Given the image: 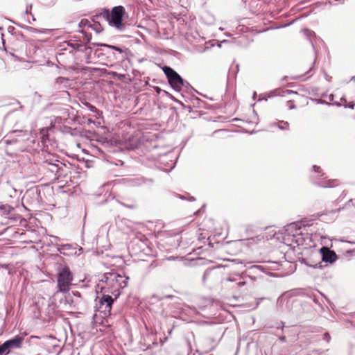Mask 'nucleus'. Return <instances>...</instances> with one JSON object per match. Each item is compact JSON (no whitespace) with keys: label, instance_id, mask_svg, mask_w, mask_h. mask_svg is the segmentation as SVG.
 <instances>
[{"label":"nucleus","instance_id":"6e6552de","mask_svg":"<svg viewBox=\"0 0 355 355\" xmlns=\"http://www.w3.org/2000/svg\"><path fill=\"white\" fill-rule=\"evenodd\" d=\"M288 230L293 232V235L295 236L296 234H302L301 226L297 223L290 224L288 227Z\"/></svg>","mask_w":355,"mask_h":355},{"label":"nucleus","instance_id":"c756f323","mask_svg":"<svg viewBox=\"0 0 355 355\" xmlns=\"http://www.w3.org/2000/svg\"><path fill=\"white\" fill-rule=\"evenodd\" d=\"M73 294H74V295H77V296H78V297H80V294L78 292H76V293H73Z\"/></svg>","mask_w":355,"mask_h":355},{"label":"nucleus","instance_id":"2f4dec72","mask_svg":"<svg viewBox=\"0 0 355 355\" xmlns=\"http://www.w3.org/2000/svg\"><path fill=\"white\" fill-rule=\"evenodd\" d=\"M1 267H2V268H8V266H7V265H1Z\"/></svg>","mask_w":355,"mask_h":355},{"label":"nucleus","instance_id":"bb28decb","mask_svg":"<svg viewBox=\"0 0 355 355\" xmlns=\"http://www.w3.org/2000/svg\"><path fill=\"white\" fill-rule=\"evenodd\" d=\"M88 107L89 109V110L92 111V112H96V110H97V109L94 106H93L92 105H89Z\"/></svg>","mask_w":355,"mask_h":355},{"label":"nucleus","instance_id":"1a4fd4ad","mask_svg":"<svg viewBox=\"0 0 355 355\" xmlns=\"http://www.w3.org/2000/svg\"><path fill=\"white\" fill-rule=\"evenodd\" d=\"M68 81H69V79L67 78L58 77V78H56L55 82V85L56 87V89H62V85H63L64 87H66Z\"/></svg>","mask_w":355,"mask_h":355},{"label":"nucleus","instance_id":"412c9836","mask_svg":"<svg viewBox=\"0 0 355 355\" xmlns=\"http://www.w3.org/2000/svg\"><path fill=\"white\" fill-rule=\"evenodd\" d=\"M346 100L343 98H340V102H335L334 103L337 104L339 106H345L347 107V105L345 104Z\"/></svg>","mask_w":355,"mask_h":355},{"label":"nucleus","instance_id":"2eb2a0df","mask_svg":"<svg viewBox=\"0 0 355 355\" xmlns=\"http://www.w3.org/2000/svg\"><path fill=\"white\" fill-rule=\"evenodd\" d=\"M214 270L213 269H209V270H207L205 273H204V275H203V277H202V280L203 282H205L206 279L212 275V274L214 273Z\"/></svg>","mask_w":355,"mask_h":355},{"label":"nucleus","instance_id":"6ab92c4d","mask_svg":"<svg viewBox=\"0 0 355 355\" xmlns=\"http://www.w3.org/2000/svg\"><path fill=\"white\" fill-rule=\"evenodd\" d=\"M27 30L31 33H43V31H40V30H38L37 28H35L33 27H28L27 28Z\"/></svg>","mask_w":355,"mask_h":355},{"label":"nucleus","instance_id":"5701e85b","mask_svg":"<svg viewBox=\"0 0 355 355\" xmlns=\"http://www.w3.org/2000/svg\"><path fill=\"white\" fill-rule=\"evenodd\" d=\"M323 339L326 340L327 342H329L331 337L329 333L326 332L323 335Z\"/></svg>","mask_w":355,"mask_h":355},{"label":"nucleus","instance_id":"72a5a7b5","mask_svg":"<svg viewBox=\"0 0 355 355\" xmlns=\"http://www.w3.org/2000/svg\"><path fill=\"white\" fill-rule=\"evenodd\" d=\"M17 103L18 105H20V103H19V101H17ZM19 107L21 109L23 107H22L21 105H19Z\"/></svg>","mask_w":355,"mask_h":355},{"label":"nucleus","instance_id":"393cba45","mask_svg":"<svg viewBox=\"0 0 355 355\" xmlns=\"http://www.w3.org/2000/svg\"><path fill=\"white\" fill-rule=\"evenodd\" d=\"M315 183L317 184L318 185L322 187H330V185L329 184H323L322 182H317V181H315Z\"/></svg>","mask_w":355,"mask_h":355},{"label":"nucleus","instance_id":"a211bd4d","mask_svg":"<svg viewBox=\"0 0 355 355\" xmlns=\"http://www.w3.org/2000/svg\"><path fill=\"white\" fill-rule=\"evenodd\" d=\"M80 27L88 26L89 27H92V25L89 24V21L87 19H82L79 24Z\"/></svg>","mask_w":355,"mask_h":355},{"label":"nucleus","instance_id":"9b49d317","mask_svg":"<svg viewBox=\"0 0 355 355\" xmlns=\"http://www.w3.org/2000/svg\"><path fill=\"white\" fill-rule=\"evenodd\" d=\"M97 46L107 47L109 49H114V50L119 52L120 53H123V50L121 48L116 46L109 45V44H97Z\"/></svg>","mask_w":355,"mask_h":355},{"label":"nucleus","instance_id":"f8f14e48","mask_svg":"<svg viewBox=\"0 0 355 355\" xmlns=\"http://www.w3.org/2000/svg\"><path fill=\"white\" fill-rule=\"evenodd\" d=\"M97 46L107 47L109 49H114V50L119 52L120 53H123V50L121 48L116 46L109 45V44H97Z\"/></svg>","mask_w":355,"mask_h":355},{"label":"nucleus","instance_id":"c9c22d12","mask_svg":"<svg viewBox=\"0 0 355 355\" xmlns=\"http://www.w3.org/2000/svg\"><path fill=\"white\" fill-rule=\"evenodd\" d=\"M306 32H309L310 33H311V31H309V30H306Z\"/></svg>","mask_w":355,"mask_h":355},{"label":"nucleus","instance_id":"9d476101","mask_svg":"<svg viewBox=\"0 0 355 355\" xmlns=\"http://www.w3.org/2000/svg\"><path fill=\"white\" fill-rule=\"evenodd\" d=\"M0 209L3 211L4 214H9L14 208L8 205H1L0 206Z\"/></svg>","mask_w":355,"mask_h":355},{"label":"nucleus","instance_id":"7ed1b4c3","mask_svg":"<svg viewBox=\"0 0 355 355\" xmlns=\"http://www.w3.org/2000/svg\"><path fill=\"white\" fill-rule=\"evenodd\" d=\"M124 12V8L121 6H119L114 7L111 12H110L108 10H105L103 14L104 16L106 17L109 25L119 30H122V21Z\"/></svg>","mask_w":355,"mask_h":355},{"label":"nucleus","instance_id":"4468645a","mask_svg":"<svg viewBox=\"0 0 355 355\" xmlns=\"http://www.w3.org/2000/svg\"><path fill=\"white\" fill-rule=\"evenodd\" d=\"M289 94L297 95V92L292 91V90H285L283 92H279L278 94H277L276 95L281 96H285L289 95Z\"/></svg>","mask_w":355,"mask_h":355},{"label":"nucleus","instance_id":"f704fd0d","mask_svg":"<svg viewBox=\"0 0 355 355\" xmlns=\"http://www.w3.org/2000/svg\"><path fill=\"white\" fill-rule=\"evenodd\" d=\"M63 49H64V50H67L68 49H67V47L64 46V47L63 48Z\"/></svg>","mask_w":355,"mask_h":355},{"label":"nucleus","instance_id":"c85d7f7f","mask_svg":"<svg viewBox=\"0 0 355 355\" xmlns=\"http://www.w3.org/2000/svg\"><path fill=\"white\" fill-rule=\"evenodd\" d=\"M126 207H128V208H130V209L135 208L134 205H126Z\"/></svg>","mask_w":355,"mask_h":355},{"label":"nucleus","instance_id":"a878e982","mask_svg":"<svg viewBox=\"0 0 355 355\" xmlns=\"http://www.w3.org/2000/svg\"><path fill=\"white\" fill-rule=\"evenodd\" d=\"M245 285V282H243V281H239L238 282H236V286L237 287H241V286H243Z\"/></svg>","mask_w":355,"mask_h":355},{"label":"nucleus","instance_id":"b1692460","mask_svg":"<svg viewBox=\"0 0 355 355\" xmlns=\"http://www.w3.org/2000/svg\"><path fill=\"white\" fill-rule=\"evenodd\" d=\"M19 218H20L19 215H15L14 216H11V217L8 218V219L14 220V221H17Z\"/></svg>","mask_w":355,"mask_h":355},{"label":"nucleus","instance_id":"7c9ffc66","mask_svg":"<svg viewBox=\"0 0 355 355\" xmlns=\"http://www.w3.org/2000/svg\"><path fill=\"white\" fill-rule=\"evenodd\" d=\"M354 105H355V104H352V105H349V107L350 108L353 109V108H354Z\"/></svg>","mask_w":355,"mask_h":355},{"label":"nucleus","instance_id":"473e14b6","mask_svg":"<svg viewBox=\"0 0 355 355\" xmlns=\"http://www.w3.org/2000/svg\"><path fill=\"white\" fill-rule=\"evenodd\" d=\"M168 259V260H173V259H174V257H170Z\"/></svg>","mask_w":355,"mask_h":355},{"label":"nucleus","instance_id":"f03ea898","mask_svg":"<svg viewBox=\"0 0 355 355\" xmlns=\"http://www.w3.org/2000/svg\"><path fill=\"white\" fill-rule=\"evenodd\" d=\"M73 281V275L70 269L67 266L60 268L57 275V292L62 293L69 292Z\"/></svg>","mask_w":355,"mask_h":355},{"label":"nucleus","instance_id":"4be33fe9","mask_svg":"<svg viewBox=\"0 0 355 355\" xmlns=\"http://www.w3.org/2000/svg\"><path fill=\"white\" fill-rule=\"evenodd\" d=\"M91 28H92V29L96 31L97 33H100L102 31L100 25H92Z\"/></svg>","mask_w":355,"mask_h":355},{"label":"nucleus","instance_id":"dca6fc26","mask_svg":"<svg viewBox=\"0 0 355 355\" xmlns=\"http://www.w3.org/2000/svg\"><path fill=\"white\" fill-rule=\"evenodd\" d=\"M64 46H67L73 49H78L80 44L76 42H64Z\"/></svg>","mask_w":355,"mask_h":355},{"label":"nucleus","instance_id":"20e7f679","mask_svg":"<svg viewBox=\"0 0 355 355\" xmlns=\"http://www.w3.org/2000/svg\"><path fill=\"white\" fill-rule=\"evenodd\" d=\"M163 71L166 76L168 83L173 89L180 91L183 86V79L180 76L169 67H164Z\"/></svg>","mask_w":355,"mask_h":355},{"label":"nucleus","instance_id":"aec40b11","mask_svg":"<svg viewBox=\"0 0 355 355\" xmlns=\"http://www.w3.org/2000/svg\"><path fill=\"white\" fill-rule=\"evenodd\" d=\"M286 105L289 107V109L293 110L295 109V105L294 101L292 100H289L286 102Z\"/></svg>","mask_w":355,"mask_h":355},{"label":"nucleus","instance_id":"0eeeda50","mask_svg":"<svg viewBox=\"0 0 355 355\" xmlns=\"http://www.w3.org/2000/svg\"><path fill=\"white\" fill-rule=\"evenodd\" d=\"M320 253L322 254V259L324 262L332 263L337 259V255L335 252L330 250L328 248H322Z\"/></svg>","mask_w":355,"mask_h":355},{"label":"nucleus","instance_id":"423d86ee","mask_svg":"<svg viewBox=\"0 0 355 355\" xmlns=\"http://www.w3.org/2000/svg\"><path fill=\"white\" fill-rule=\"evenodd\" d=\"M101 293L103 294V296L99 300V309L101 312L104 313L105 316H108L111 313L112 306L114 302V299L107 293Z\"/></svg>","mask_w":355,"mask_h":355},{"label":"nucleus","instance_id":"cd10ccee","mask_svg":"<svg viewBox=\"0 0 355 355\" xmlns=\"http://www.w3.org/2000/svg\"><path fill=\"white\" fill-rule=\"evenodd\" d=\"M313 169H314V171H315V173H320V171H319L320 167H318V166H317L314 165V166H313Z\"/></svg>","mask_w":355,"mask_h":355},{"label":"nucleus","instance_id":"ddd939ff","mask_svg":"<svg viewBox=\"0 0 355 355\" xmlns=\"http://www.w3.org/2000/svg\"><path fill=\"white\" fill-rule=\"evenodd\" d=\"M278 128L280 130H288L289 129V123L287 121H279L278 123Z\"/></svg>","mask_w":355,"mask_h":355},{"label":"nucleus","instance_id":"f3484780","mask_svg":"<svg viewBox=\"0 0 355 355\" xmlns=\"http://www.w3.org/2000/svg\"><path fill=\"white\" fill-rule=\"evenodd\" d=\"M225 282H235L232 286L231 288H239V287H237L236 286V279H232L230 277L229 278H227L223 280V283H225Z\"/></svg>","mask_w":355,"mask_h":355},{"label":"nucleus","instance_id":"39448f33","mask_svg":"<svg viewBox=\"0 0 355 355\" xmlns=\"http://www.w3.org/2000/svg\"><path fill=\"white\" fill-rule=\"evenodd\" d=\"M24 337L16 336L0 345V355L8 354L12 349L21 348Z\"/></svg>","mask_w":355,"mask_h":355},{"label":"nucleus","instance_id":"f257e3e1","mask_svg":"<svg viewBox=\"0 0 355 355\" xmlns=\"http://www.w3.org/2000/svg\"><path fill=\"white\" fill-rule=\"evenodd\" d=\"M129 277L116 272L105 273L100 279L98 288L101 293H111L115 299L120 295L121 290L128 286Z\"/></svg>","mask_w":355,"mask_h":355}]
</instances>
